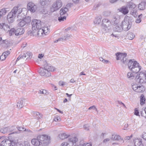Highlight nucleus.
Listing matches in <instances>:
<instances>
[{"mask_svg":"<svg viewBox=\"0 0 146 146\" xmlns=\"http://www.w3.org/2000/svg\"><path fill=\"white\" fill-rule=\"evenodd\" d=\"M116 59L120 60L121 62L123 64L126 65L127 64L128 68L133 72L137 73L141 69V67L139 64L134 59L130 60L129 62L126 58L127 54L125 53L117 52L116 53Z\"/></svg>","mask_w":146,"mask_h":146,"instance_id":"f257e3e1","label":"nucleus"},{"mask_svg":"<svg viewBox=\"0 0 146 146\" xmlns=\"http://www.w3.org/2000/svg\"><path fill=\"white\" fill-rule=\"evenodd\" d=\"M37 138L33 139L31 141L32 144L35 146L41 145L43 146H46L50 143V136L46 135L38 136Z\"/></svg>","mask_w":146,"mask_h":146,"instance_id":"f03ea898","label":"nucleus"},{"mask_svg":"<svg viewBox=\"0 0 146 146\" xmlns=\"http://www.w3.org/2000/svg\"><path fill=\"white\" fill-rule=\"evenodd\" d=\"M19 7H14L11 11L9 13L7 16V19L9 22L12 23L13 22L16 16L19 19V17L21 15L22 9H18Z\"/></svg>","mask_w":146,"mask_h":146,"instance_id":"7ed1b4c3","label":"nucleus"},{"mask_svg":"<svg viewBox=\"0 0 146 146\" xmlns=\"http://www.w3.org/2000/svg\"><path fill=\"white\" fill-rule=\"evenodd\" d=\"M133 21L132 17L126 16L121 23V25L123 30L125 31L129 30L131 27Z\"/></svg>","mask_w":146,"mask_h":146,"instance_id":"20e7f679","label":"nucleus"},{"mask_svg":"<svg viewBox=\"0 0 146 146\" xmlns=\"http://www.w3.org/2000/svg\"><path fill=\"white\" fill-rule=\"evenodd\" d=\"M62 5V3L60 0H57L54 2L50 8L51 12L58 10Z\"/></svg>","mask_w":146,"mask_h":146,"instance_id":"39448f33","label":"nucleus"},{"mask_svg":"<svg viewBox=\"0 0 146 146\" xmlns=\"http://www.w3.org/2000/svg\"><path fill=\"white\" fill-rule=\"evenodd\" d=\"M135 80L137 83H143L146 82V77L144 72L139 73L137 74L135 78Z\"/></svg>","mask_w":146,"mask_h":146,"instance_id":"423d86ee","label":"nucleus"},{"mask_svg":"<svg viewBox=\"0 0 146 146\" xmlns=\"http://www.w3.org/2000/svg\"><path fill=\"white\" fill-rule=\"evenodd\" d=\"M32 29L34 30H37L38 31L41 29V21L40 20L37 19H33L31 23Z\"/></svg>","mask_w":146,"mask_h":146,"instance_id":"0eeeda50","label":"nucleus"},{"mask_svg":"<svg viewBox=\"0 0 146 146\" xmlns=\"http://www.w3.org/2000/svg\"><path fill=\"white\" fill-rule=\"evenodd\" d=\"M132 88L135 92L141 93L145 90L144 86L141 84L133 83L132 85Z\"/></svg>","mask_w":146,"mask_h":146,"instance_id":"6e6552de","label":"nucleus"},{"mask_svg":"<svg viewBox=\"0 0 146 146\" xmlns=\"http://www.w3.org/2000/svg\"><path fill=\"white\" fill-rule=\"evenodd\" d=\"M31 21L30 17H26L19 23L18 25L21 27H23L26 25H27Z\"/></svg>","mask_w":146,"mask_h":146,"instance_id":"1a4fd4ad","label":"nucleus"},{"mask_svg":"<svg viewBox=\"0 0 146 146\" xmlns=\"http://www.w3.org/2000/svg\"><path fill=\"white\" fill-rule=\"evenodd\" d=\"M50 29L49 28L48 26L46 25L44 27H42L40 29L39 31H38V35H39L41 33L42 34L43 33L45 35H46L49 32Z\"/></svg>","mask_w":146,"mask_h":146,"instance_id":"9d476101","label":"nucleus"},{"mask_svg":"<svg viewBox=\"0 0 146 146\" xmlns=\"http://www.w3.org/2000/svg\"><path fill=\"white\" fill-rule=\"evenodd\" d=\"M78 141V139L76 137H72L69 139L68 141L66 142L68 146H76V143Z\"/></svg>","mask_w":146,"mask_h":146,"instance_id":"9b49d317","label":"nucleus"},{"mask_svg":"<svg viewBox=\"0 0 146 146\" xmlns=\"http://www.w3.org/2000/svg\"><path fill=\"white\" fill-rule=\"evenodd\" d=\"M36 6L33 2H29L27 5V9L31 12H34L36 9Z\"/></svg>","mask_w":146,"mask_h":146,"instance_id":"f8f14e48","label":"nucleus"},{"mask_svg":"<svg viewBox=\"0 0 146 146\" xmlns=\"http://www.w3.org/2000/svg\"><path fill=\"white\" fill-rule=\"evenodd\" d=\"M39 73L41 76L49 77L50 76L51 73L49 72L48 71L47 69L44 68H42L39 71Z\"/></svg>","mask_w":146,"mask_h":146,"instance_id":"ddd939ff","label":"nucleus"},{"mask_svg":"<svg viewBox=\"0 0 146 146\" xmlns=\"http://www.w3.org/2000/svg\"><path fill=\"white\" fill-rule=\"evenodd\" d=\"M26 100L24 98H20L17 102V107L18 108H22L25 104Z\"/></svg>","mask_w":146,"mask_h":146,"instance_id":"4468645a","label":"nucleus"},{"mask_svg":"<svg viewBox=\"0 0 146 146\" xmlns=\"http://www.w3.org/2000/svg\"><path fill=\"white\" fill-rule=\"evenodd\" d=\"M11 141L7 139H5L1 143V146H12Z\"/></svg>","mask_w":146,"mask_h":146,"instance_id":"2eb2a0df","label":"nucleus"},{"mask_svg":"<svg viewBox=\"0 0 146 146\" xmlns=\"http://www.w3.org/2000/svg\"><path fill=\"white\" fill-rule=\"evenodd\" d=\"M120 19V17L118 15H114L111 20L112 24L113 25L117 24L119 22Z\"/></svg>","mask_w":146,"mask_h":146,"instance_id":"dca6fc26","label":"nucleus"},{"mask_svg":"<svg viewBox=\"0 0 146 146\" xmlns=\"http://www.w3.org/2000/svg\"><path fill=\"white\" fill-rule=\"evenodd\" d=\"M44 68L46 69H47L48 71H54L55 70L54 68L50 65H49L46 62H45L44 64Z\"/></svg>","mask_w":146,"mask_h":146,"instance_id":"f3484780","label":"nucleus"},{"mask_svg":"<svg viewBox=\"0 0 146 146\" xmlns=\"http://www.w3.org/2000/svg\"><path fill=\"white\" fill-rule=\"evenodd\" d=\"M15 35L18 36L23 34L25 32V30L23 28H19L15 29Z\"/></svg>","mask_w":146,"mask_h":146,"instance_id":"a211bd4d","label":"nucleus"},{"mask_svg":"<svg viewBox=\"0 0 146 146\" xmlns=\"http://www.w3.org/2000/svg\"><path fill=\"white\" fill-rule=\"evenodd\" d=\"M119 11L124 15H126L128 13L129 10L127 7L123 6L119 9Z\"/></svg>","mask_w":146,"mask_h":146,"instance_id":"6ab92c4d","label":"nucleus"},{"mask_svg":"<svg viewBox=\"0 0 146 146\" xmlns=\"http://www.w3.org/2000/svg\"><path fill=\"white\" fill-rule=\"evenodd\" d=\"M68 10V8L67 7H62L60 11V15H66L67 16V14L66 13V12Z\"/></svg>","mask_w":146,"mask_h":146,"instance_id":"aec40b11","label":"nucleus"},{"mask_svg":"<svg viewBox=\"0 0 146 146\" xmlns=\"http://www.w3.org/2000/svg\"><path fill=\"white\" fill-rule=\"evenodd\" d=\"M111 139L113 141H123V139L121 138V137L118 135L113 134L112 135Z\"/></svg>","mask_w":146,"mask_h":146,"instance_id":"412c9836","label":"nucleus"},{"mask_svg":"<svg viewBox=\"0 0 146 146\" xmlns=\"http://www.w3.org/2000/svg\"><path fill=\"white\" fill-rule=\"evenodd\" d=\"M113 30L115 31L121 32L123 30L121 25H116L113 27Z\"/></svg>","mask_w":146,"mask_h":146,"instance_id":"4be33fe9","label":"nucleus"},{"mask_svg":"<svg viewBox=\"0 0 146 146\" xmlns=\"http://www.w3.org/2000/svg\"><path fill=\"white\" fill-rule=\"evenodd\" d=\"M146 3L145 2H141L139 5L138 8L140 10H144L145 9Z\"/></svg>","mask_w":146,"mask_h":146,"instance_id":"5701e85b","label":"nucleus"},{"mask_svg":"<svg viewBox=\"0 0 146 146\" xmlns=\"http://www.w3.org/2000/svg\"><path fill=\"white\" fill-rule=\"evenodd\" d=\"M102 25L109 26L110 24V21L108 19H104L102 20Z\"/></svg>","mask_w":146,"mask_h":146,"instance_id":"b1692460","label":"nucleus"},{"mask_svg":"<svg viewBox=\"0 0 146 146\" xmlns=\"http://www.w3.org/2000/svg\"><path fill=\"white\" fill-rule=\"evenodd\" d=\"M127 37L128 39H133L135 37V35L133 33L129 32L127 34Z\"/></svg>","mask_w":146,"mask_h":146,"instance_id":"393cba45","label":"nucleus"},{"mask_svg":"<svg viewBox=\"0 0 146 146\" xmlns=\"http://www.w3.org/2000/svg\"><path fill=\"white\" fill-rule=\"evenodd\" d=\"M127 7L129 9H132L136 7L135 5L132 2H129L127 5Z\"/></svg>","mask_w":146,"mask_h":146,"instance_id":"a878e982","label":"nucleus"},{"mask_svg":"<svg viewBox=\"0 0 146 146\" xmlns=\"http://www.w3.org/2000/svg\"><path fill=\"white\" fill-rule=\"evenodd\" d=\"M59 136L60 138L61 139H64L68 138V135H66L65 133H62L59 134Z\"/></svg>","mask_w":146,"mask_h":146,"instance_id":"bb28decb","label":"nucleus"},{"mask_svg":"<svg viewBox=\"0 0 146 146\" xmlns=\"http://www.w3.org/2000/svg\"><path fill=\"white\" fill-rule=\"evenodd\" d=\"M49 0H40V4L42 6H44L48 4Z\"/></svg>","mask_w":146,"mask_h":146,"instance_id":"cd10ccee","label":"nucleus"},{"mask_svg":"<svg viewBox=\"0 0 146 146\" xmlns=\"http://www.w3.org/2000/svg\"><path fill=\"white\" fill-rule=\"evenodd\" d=\"M40 12L44 14H50V12L48 11L44 7L42 8L40 11Z\"/></svg>","mask_w":146,"mask_h":146,"instance_id":"c85d7f7f","label":"nucleus"},{"mask_svg":"<svg viewBox=\"0 0 146 146\" xmlns=\"http://www.w3.org/2000/svg\"><path fill=\"white\" fill-rule=\"evenodd\" d=\"M9 26L6 25L5 23L0 24V28L1 29H3L5 30L7 28H10Z\"/></svg>","mask_w":146,"mask_h":146,"instance_id":"c756f323","label":"nucleus"},{"mask_svg":"<svg viewBox=\"0 0 146 146\" xmlns=\"http://www.w3.org/2000/svg\"><path fill=\"white\" fill-rule=\"evenodd\" d=\"M34 115L37 119H39L42 117V115L40 113L35 112L34 113Z\"/></svg>","mask_w":146,"mask_h":146,"instance_id":"7c9ffc66","label":"nucleus"},{"mask_svg":"<svg viewBox=\"0 0 146 146\" xmlns=\"http://www.w3.org/2000/svg\"><path fill=\"white\" fill-rule=\"evenodd\" d=\"M127 78L130 80L133 79L135 78V76L131 72H129L127 73Z\"/></svg>","mask_w":146,"mask_h":146,"instance_id":"2f4dec72","label":"nucleus"},{"mask_svg":"<svg viewBox=\"0 0 146 146\" xmlns=\"http://www.w3.org/2000/svg\"><path fill=\"white\" fill-rule=\"evenodd\" d=\"M66 16H61L58 17V20L59 22H61L66 20Z\"/></svg>","mask_w":146,"mask_h":146,"instance_id":"473e14b6","label":"nucleus"},{"mask_svg":"<svg viewBox=\"0 0 146 146\" xmlns=\"http://www.w3.org/2000/svg\"><path fill=\"white\" fill-rule=\"evenodd\" d=\"M101 19L99 17H97L94 21V23L96 24H99L101 22Z\"/></svg>","mask_w":146,"mask_h":146,"instance_id":"72a5a7b5","label":"nucleus"},{"mask_svg":"<svg viewBox=\"0 0 146 146\" xmlns=\"http://www.w3.org/2000/svg\"><path fill=\"white\" fill-rule=\"evenodd\" d=\"M27 56L25 54H24L23 55H21L17 58L16 61H17L20 59H25V58Z\"/></svg>","mask_w":146,"mask_h":146,"instance_id":"f704fd0d","label":"nucleus"},{"mask_svg":"<svg viewBox=\"0 0 146 146\" xmlns=\"http://www.w3.org/2000/svg\"><path fill=\"white\" fill-rule=\"evenodd\" d=\"M8 129V127L3 128L0 129V131L2 133H5L9 132Z\"/></svg>","mask_w":146,"mask_h":146,"instance_id":"c9c22d12","label":"nucleus"},{"mask_svg":"<svg viewBox=\"0 0 146 146\" xmlns=\"http://www.w3.org/2000/svg\"><path fill=\"white\" fill-rule=\"evenodd\" d=\"M15 29L14 28L11 29L9 32V34L10 36L15 35Z\"/></svg>","mask_w":146,"mask_h":146,"instance_id":"e433bc0d","label":"nucleus"},{"mask_svg":"<svg viewBox=\"0 0 146 146\" xmlns=\"http://www.w3.org/2000/svg\"><path fill=\"white\" fill-rule=\"evenodd\" d=\"M8 132H11L13 131H15L17 129L16 127L15 126H12L11 127H8Z\"/></svg>","mask_w":146,"mask_h":146,"instance_id":"4c0bfd02","label":"nucleus"},{"mask_svg":"<svg viewBox=\"0 0 146 146\" xmlns=\"http://www.w3.org/2000/svg\"><path fill=\"white\" fill-rule=\"evenodd\" d=\"M7 57V55H5V53H3L2 55L0 56V60L3 61Z\"/></svg>","mask_w":146,"mask_h":146,"instance_id":"58836bf2","label":"nucleus"},{"mask_svg":"<svg viewBox=\"0 0 146 146\" xmlns=\"http://www.w3.org/2000/svg\"><path fill=\"white\" fill-rule=\"evenodd\" d=\"M8 9L7 8H3L1 10V12L2 15H5L7 12Z\"/></svg>","mask_w":146,"mask_h":146,"instance_id":"ea45409f","label":"nucleus"},{"mask_svg":"<svg viewBox=\"0 0 146 146\" xmlns=\"http://www.w3.org/2000/svg\"><path fill=\"white\" fill-rule=\"evenodd\" d=\"M59 85L61 86H64V85L67 84L66 82L62 81H60L58 82Z\"/></svg>","mask_w":146,"mask_h":146,"instance_id":"a19ab883","label":"nucleus"},{"mask_svg":"<svg viewBox=\"0 0 146 146\" xmlns=\"http://www.w3.org/2000/svg\"><path fill=\"white\" fill-rule=\"evenodd\" d=\"M109 26H106L105 25H102V29L105 32H107L108 31V27Z\"/></svg>","mask_w":146,"mask_h":146,"instance_id":"79ce46f5","label":"nucleus"},{"mask_svg":"<svg viewBox=\"0 0 146 146\" xmlns=\"http://www.w3.org/2000/svg\"><path fill=\"white\" fill-rule=\"evenodd\" d=\"M145 101V98L144 97H141L140 100V104L141 105L143 104Z\"/></svg>","mask_w":146,"mask_h":146,"instance_id":"37998d69","label":"nucleus"},{"mask_svg":"<svg viewBox=\"0 0 146 146\" xmlns=\"http://www.w3.org/2000/svg\"><path fill=\"white\" fill-rule=\"evenodd\" d=\"M87 143H84L83 141H81L80 142L79 146H86Z\"/></svg>","mask_w":146,"mask_h":146,"instance_id":"c03bdc74","label":"nucleus"},{"mask_svg":"<svg viewBox=\"0 0 146 146\" xmlns=\"http://www.w3.org/2000/svg\"><path fill=\"white\" fill-rule=\"evenodd\" d=\"M65 40V39L64 38V37H61L59 38L58 39L56 40L55 41H54V42H57L58 41H62L63 42Z\"/></svg>","mask_w":146,"mask_h":146,"instance_id":"a18cd8bd","label":"nucleus"},{"mask_svg":"<svg viewBox=\"0 0 146 146\" xmlns=\"http://www.w3.org/2000/svg\"><path fill=\"white\" fill-rule=\"evenodd\" d=\"M47 92L45 90H42L39 91V93L43 94H46Z\"/></svg>","mask_w":146,"mask_h":146,"instance_id":"49530a36","label":"nucleus"},{"mask_svg":"<svg viewBox=\"0 0 146 146\" xmlns=\"http://www.w3.org/2000/svg\"><path fill=\"white\" fill-rule=\"evenodd\" d=\"M27 56H28V57H27V59L28 58L30 59L32 57V56L31 55V53L29 52H27L25 54Z\"/></svg>","mask_w":146,"mask_h":146,"instance_id":"de8ad7c7","label":"nucleus"},{"mask_svg":"<svg viewBox=\"0 0 146 146\" xmlns=\"http://www.w3.org/2000/svg\"><path fill=\"white\" fill-rule=\"evenodd\" d=\"M110 11H106L104 12V15L106 16H108L110 15Z\"/></svg>","mask_w":146,"mask_h":146,"instance_id":"09e8293b","label":"nucleus"},{"mask_svg":"<svg viewBox=\"0 0 146 146\" xmlns=\"http://www.w3.org/2000/svg\"><path fill=\"white\" fill-rule=\"evenodd\" d=\"M134 113V114L136 115L139 116V112L138 111V110L136 108L135 109Z\"/></svg>","mask_w":146,"mask_h":146,"instance_id":"8fccbe9b","label":"nucleus"},{"mask_svg":"<svg viewBox=\"0 0 146 146\" xmlns=\"http://www.w3.org/2000/svg\"><path fill=\"white\" fill-rule=\"evenodd\" d=\"M61 119L59 117H55L54 118V120L56 122L60 121Z\"/></svg>","mask_w":146,"mask_h":146,"instance_id":"3c124183","label":"nucleus"},{"mask_svg":"<svg viewBox=\"0 0 146 146\" xmlns=\"http://www.w3.org/2000/svg\"><path fill=\"white\" fill-rule=\"evenodd\" d=\"M141 21V17H138V18L135 20V22L137 23H139Z\"/></svg>","mask_w":146,"mask_h":146,"instance_id":"603ef678","label":"nucleus"},{"mask_svg":"<svg viewBox=\"0 0 146 146\" xmlns=\"http://www.w3.org/2000/svg\"><path fill=\"white\" fill-rule=\"evenodd\" d=\"M71 35H69L68 34L67 35H66L65 36L64 38V39H65V40L67 39H68L69 38H70L71 37Z\"/></svg>","mask_w":146,"mask_h":146,"instance_id":"864d4df0","label":"nucleus"},{"mask_svg":"<svg viewBox=\"0 0 146 146\" xmlns=\"http://www.w3.org/2000/svg\"><path fill=\"white\" fill-rule=\"evenodd\" d=\"M89 126L88 124L85 125L84 126V129L87 130H89Z\"/></svg>","mask_w":146,"mask_h":146,"instance_id":"5fc2aeb1","label":"nucleus"},{"mask_svg":"<svg viewBox=\"0 0 146 146\" xmlns=\"http://www.w3.org/2000/svg\"><path fill=\"white\" fill-rule=\"evenodd\" d=\"M73 3H68L66 5V7L68 9L69 8L72 7V6L73 5Z\"/></svg>","mask_w":146,"mask_h":146,"instance_id":"6e6d98bb","label":"nucleus"},{"mask_svg":"<svg viewBox=\"0 0 146 146\" xmlns=\"http://www.w3.org/2000/svg\"><path fill=\"white\" fill-rule=\"evenodd\" d=\"M133 137V135L132 134L130 136H128L126 137L124 139L125 140H129L131 138H132Z\"/></svg>","mask_w":146,"mask_h":146,"instance_id":"4d7b16f0","label":"nucleus"},{"mask_svg":"<svg viewBox=\"0 0 146 146\" xmlns=\"http://www.w3.org/2000/svg\"><path fill=\"white\" fill-rule=\"evenodd\" d=\"M17 129L19 130V131H22L24 129L23 127H16Z\"/></svg>","mask_w":146,"mask_h":146,"instance_id":"13d9d810","label":"nucleus"},{"mask_svg":"<svg viewBox=\"0 0 146 146\" xmlns=\"http://www.w3.org/2000/svg\"><path fill=\"white\" fill-rule=\"evenodd\" d=\"M3 53H5V55H7V56L10 54V52L9 50H7L4 52Z\"/></svg>","mask_w":146,"mask_h":146,"instance_id":"bf43d9fd","label":"nucleus"},{"mask_svg":"<svg viewBox=\"0 0 146 146\" xmlns=\"http://www.w3.org/2000/svg\"><path fill=\"white\" fill-rule=\"evenodd\" d=\"M92 109H96V107L94 106H92L90 107L88 109L89 110H90Z\"/></svg>","mask_w":146,"mask_h":146,"instance_id":"052dcab7","label":"nucleus"},{"mask_svg":"<svg viewBox=\"0 0 146 146\" xmlns=\"http://www.w3.org/2000/svg\"><path fill=\"white\" fill-rule=\"evenodd\" d=\"M5 40H2L1 37H0V43H5Z\"/></svg>","mask_w":146,"mask_h":146,"instance_id":"680f3d73","label":"nucleus"},{"mask_svg":"<svg viewBox=\"0 0 146 146\" xmlns=\"http://www.w3.org/2000/svg\"><path fill=\"white\" fill-rule=\"evenodd\" d=\"M110 140V139L109 138H106L105 139H104V143H106L107 142L109 141Z\"/></svg>","mask_w":146,"mask_h":146,"instance_id":"e2e57ef3","label":"nucleus"},{"mask_svg":"<svg viewBox=\"0 0 146 146\" xmlns=\"http://www.w3.org/2000/svg\"><path fill=\"white\" fill-rule=\"evenodd\" d=\"M142 137L144 139L146 140V133H144Z\"/></svg>","mask_w":146,"mask_h":146,"instance_id":"0e129e2a","label":"nucleus"},{"mask_svg":"<svg viewBox=\"0 0 146 146\" xmlns=\"http://www.w3.org/2000/svg\"><path fill=\"white\" fill-rule=\"evenodd\" d=\"M75 3H79L80 0H72Z\"/></svg>","mask_w":146,"mask_h":146,"instance_id":"69168bd1","label":"nucleus"},{"mask_svg":"<svg viewBox=\"0 0 146 146\" xmlns=\"http://www.w3.org/2000/svg\"><path fill=\"white\" fill-rule=\"evenodd\" d=\"M43 55L42 54H39L38 55V58H39L41 59L42 57L43 56Z\"/></svg>","mask_w":146,"mask_h":146,"instance_id":"338daca9","label":"nucleus"},{"mask_svg":"<svg viewBox=\"0 0 146 146\" xmlns=\"http://www.w3.org/2000/svg\"><path fill=\"white\" fill-rule=\"evenodd\" d=\"M66 145V142H63L61 144V146H68Z\"/></svg>","mask_w":146,"mask_h":146,"instance_id":"774afa93","label":"nucleus"}]
</instances>
